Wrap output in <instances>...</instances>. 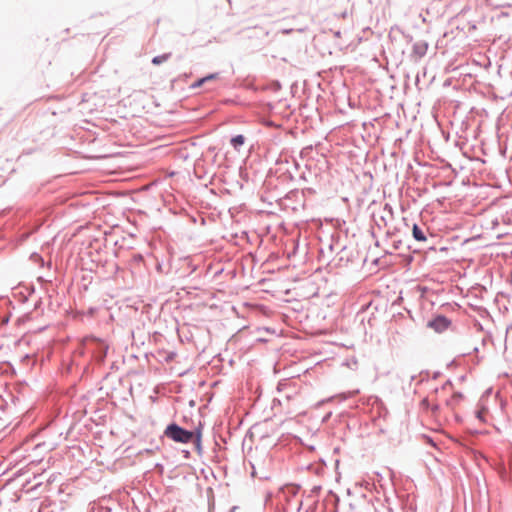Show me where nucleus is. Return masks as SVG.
<instances>
[{
  "label": "nucleus",
  "instance_id": "obj_4",
  "mask_svg": "<svg viewBox=\"0 0 512 512\" xmlns=\"http://www.w3.org/2000/svg\"><path fill=\"white\" fill-rule=\"evenodd\" d=\"M171 54L170 53H166V54H163V55H159V56H156L152 59V63L154 65H160L164 62H166L169 58H170Z\"/></svg>",
  "mask_w": 512,
  "mask_h": 512
},
{
  "label": "nucleus",
  "instance_id": "obj_3",
  "mask_svg": "<svg viewBox=\"0 0 512 512\" xmlns=\"http://www.w3.org/2000/svg\"><path fill=\"white\" fill-rule=\"evenodd\" d=\"M412 234L414 239L419 242H425L427 240L425 229L417 224L413 225Z\"/></svg>",
  "mask_w": 512,
  "mask_h": 512
},
{
  "label": "nucleus",
  "instance_id": "obj_2",
  "mask_svg": "<svg viewBox=\"0 0 512 512\" xmlns=\"http://www.w3.org/2000/svg\"><path fill=\"white\" fill-rule=\"evenodd\" d=\"M450 321L444 316H437L433 320L428 322V327L432 328L438 333H441L448 329Z\"/></svg>",
  "mask_w": 512,
  "mask_h": 512
},
{
  "label": "nucleus",
  "instance_id": "obj_6",
  "mask_svg": "<svg viewBox=\"0 0 512 512\" xmlns=\"http://www.w3.org/2000/svg\"><path fill=\"white\" fill-rule=\"evenodd\" d=\"M217 78V74H211V75H208L200 80H198L194 86L195 87H200L204 82L208 81V80H212V79H216Z\"/></svg>",
  "mask_w": 512,
  "mask_h": 512
},
{
  "label": "nucleus",
  "instance_id": "obj_1",
  "mask_svg": "<svg viewBox=\"0 0 512 512\" xmlns=\"http://www.w3.org/2000/svg\"><path fill=\"white\" fill-rule=\"evenodd\" d=\"M164 434L168 438H171L173 441L179 443H189L194 438L193 432L184 430L183 428L176 424L168 425L167 428L165 429Z\"/></svg>",
  "mask_w": 512,
  "mask_h": 512
},
{
  "label": "nucleus",
  "instance_id": "obj_7",
  "mask_svg": "<svg viewBox=\"0 0 512 512\" xmlns=\"http://www.w3.org/2000/svg\"><path fill=\"white\" fill-rule=\"evenodd\" d=\"M477 417H478L480 420H482V412H481V411H479V412L477 413Z\"/></svg>",
  "mask_w": 512,
  "mask_h": 512
},
{
  "label": "nucleus",
  "instance_id": "obj_5",
  "mask_svg": "<svg viewBox=\"0 0 512 512\" xmlns=\"http://www.w3.org/2000/svg\"><path fill=\"white\" fill-rule=\"evenodd\" d=\"M245 138L242 135H237L231 139V144L235 149H238L244 144Z\"/></svg>",
  "mask_w": 512,
  "mask_h": 512
}]
</instances>
